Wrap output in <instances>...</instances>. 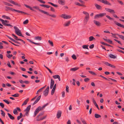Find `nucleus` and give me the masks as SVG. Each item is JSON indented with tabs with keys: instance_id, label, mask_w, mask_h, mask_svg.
Listing matches in <instances>:
<instances>
[{
	"instance_id": "obj_56",
	"label": "nucleus",
	"mask_w": 124,
	"mask_h": 124,
	"mask_svg": "<svg viewBox=\"0 0 124 124\" xmlns=\"http://www.w3.org/2000/svg\"><path fill=\"white\" fill-rule=\"evenodd\" d=\"M90 79L88 78H86L84 79V81L85 82H87L89 81Z\"/></svg>"
},
{
	"instance_id": "obj_4",
	"label": "nucleus",
	"mask_w": 124,
	"mask_h": 124,
	"mask_svg": "<svg viewBox=\"0 0 124 124\" xmlns=\"http://www.w3.org/2000/svg\"><path fill=\"white\" fill-rule=\"evenodd\" d=\"M60 17L63 18L65 19H68L71 18V16L68 15H67L63 14L60 16Z\"/></svg>"
},
{
	"instance_id": "obj_48",
	"label": "nucleus",
	"mask_w": 124,
	"mask_h": 124,
	"mask_svg": "<svg viewBox=\"0 0 124 124\" xmlns=\"http://www.w3.org/2000/svg\"><path fill=\"white\" fill-rule=\"evenodd\" d=\"M114 40L116 41V42H117L119 44H120L121 45H122V44L121 43V42L119 41V40H117L116 39H114Z\"/></svg>"
},
{
	"instance_id": "obj_63",
	"label": "nucleus",
	"mask_w": 124,
	"mask_h": 124,
	"mask_svg": "<svg viewBox=\"0 0 124 124\" xmlns=\"http://www.w3.org/2000/svg\"><path fill=\"white\" fill-rule=\"evenodd\" d=\"M100 76L102 78H103L104 79H105L106 80H108L106 78L104 77L103 76H102V75H100Z\"/></svg>"
},
{
	"instance_id": "obj_12",
	"label": "nucleus",
	"mask_w": 124,
	"mask_h": 124,
	"mask_svg": "<svg viewBox=\"0 0 124 124\" xmlns=\"http://www.w3.org/2000/svg\"><path fill=\"white\" fill-rule=\"evenodd\" d=\"M27 40L28 41H29L30 42H31V43L33 44H35L39 46V45H40V44H41V43H36L34 42L31 41V40L30 39H27Z\"/></svg>"
},
{
	"instance_id": "obj_10",
	"label": "nucleus",
	"mask_w": 124,
	"mask_h": 124,
	"mask_svg": "<svg viewBox=\"0 0 124 124\" xmlns=\"http://www.w3.org/2000/svg\"><path fill=\"white\" fill-rule=\"evenodd\" d=\"M105 9L106 11L109 12L110 13L114 14L115 13V12L114 11V10L112 9L108 8H105Z\"/></svg>"
},
{
	"instance_id": "obj_62",
	"label": "nucleus",
	"mask_w": 124,
	"mask_h": 124,
	"mask_svg": "<svg viewBox=\"0 0 124 124\" xmlns=\"http://www.w3.org/2000/svg\"><path fill=\"white\" fill-rule=\"evenodd\" d=\"M13 55L12 54H8V55H7V57L8 58H10L11 57H12V56Z\"/></svg>"
},
{
	"instance_id": "obj_47",
	"label": "nucleus",
	"mask_w": 124,
	"mask_h": 124,
	"mask_svg": "<svg viewBox=\"0 0 124 124\" xmlns=\"http://www.w3.org/2000/svg\"><path fill=\"white\" fill-rule=\"evenodd\" d=\"M29 21L28 19H27L23 22V24H27L28 23Z\"/></svg>"
},
{
	"instance_id": "obj_23",
	"label": "nucleus",
	"mask_w": 124,
	"mask_h": 124,
	"mask_svg": "<svg viewBox=\"0 0 124 124\" xmlns=\"http://www.w3.org/2000/svg\"><path fill=\"white\" fill-rule=\"evenodd\" d=\"M48 3L49 4H50L52 6H53L54 7L56 8H57L58 7V6L57 5L55 4H53V3H52L50 2H48Z\"/></svg>"
},
{
	"instance_id": "obj_39",
	"label": "nucleus",
	"mask_w": 124,
	"mask_h": 124,
	"mask_svg": "<svg viewBox=\"0 0 124 124\" xmlns=\"http://www.w3.org/2000/svg\"><path fill=\"white\" fill-rule=\"evenodd\" d=\"M66 90L67 93H69V87L68 85L66 86Z\"/></svg>"
},
{
	"instance_id": "obj_5",
	"label": "nucleus",
	"mask_w": 124,
	"mask_h": 124,
	"mask_svg": "<svg viewBox=\"0 0 124 124\" xmlns=\"http://www.w3.org/2000/svg\"><path fill=\"white\" fill-rule=\"evenodd\" d=\"M33 8H35L37 10H39V11H40V12H41L45 14H46L47 15H49V13L45 11H43L42 10H41L40 9H39V7L37 6H34L33 7Z\"/></svg>"
},
{
	"instance_id": "obj_29",
	"label": "nucleus",
	"mask_w": 124,
	"mask_h": 124,
	"mask_svg": "<svg viewBox=\"0 0 124 124\" xmlns=\"http://www.w3.org/2000/svg\"><path fill=\"white\" fill-rule=\"evenodd\" d=\"M109 56L110 58L113 59H115L116 57L115 55L111 54H110Z\"/></svg>"
},
{
	"instance_id": "obj_42",
	"label": "nucleus",
	"mask_w": 124,
	"mask_h": 124,
	"mask_svg": "<svg viewBox=\"0 0 124 124\" xmlns=\"http://www.w3.org/2000/svg\"><path fill=\"white\" fill-rule=\"evenodd\" d=\"M12 41H13L15 43H17V44H21L19 42L16 41V40H15L14 39H12Z\"/></svg>"
},
{
	"instance_id": "obj_33",
	"label": "nucleus",
	"mask_w": 124,
	"mask_h": 124,
	"mask_svg": "<svg viewBox=\"0 0 124 124\" xmlns=\"http://www.w3.org/2000/svg\"><path fill=\"white\" fill-rule=\"evenodd\" d=\"M48 42L52 46H54V44L52 41H51L50 40H49L48 41Z\"/></svg>"
},
{
	"instance_id": "obj_38",
	"label": "nucleus",
	"mask_w": 124,
	"mask_h": 124,
	"mask_svg": "<svg viewBox=\"0 0 124 124\" xmlns=\"http://www.w3.org/2000/svg\"><path fill=\"white\" fill-rule=\"evenodd\" d=\"M13 10L15 11L18 12V13H20L23 14V12L22 11H21L19 10H16L15 9H14Z\"/></svg>"
},
{
	"instance_id": "obj_45",
	"label": "nucleus",
	"mask_w": 124,
	"mask_h": 124,
	"mask_svg": "<svg viewBox=\"0 0 124 124\" xmlns=\"http://www.w3.org/2000/svg\"><path fill=\"white\" fill-rule=\"evenodd\" d=\"M13 113L14 114L16 115L18 113V112L17 110L16 109H15L13 110Z\"/></svg>"
},
{
	"instance_id": "obj_11",
	"label": "nucleus",
	"mask_w": 124,
	"mask_h": 124,
	"mask_svg": "<svg viewBox=\"0 0 124 124\" xmlns=\"http://www.w3.org/2000/svg\"><path fill=\"white\" fill-rule=\"evenodd\" d=\"M56 84H55L54 85L52 91H51V94L52 95H53L54 94V93L55 90V88H56Z\"/></svg>"
},
{
	"instance_id": "obj_6",
	"label": "nucleus",
	"mask_w": 124,
	"mask_h": 124,
	"mask_svg": "<svg viewBox=\"0 0 124 124\" xmlns=\"http://www.w3.org/2000/svg\"><path fill=\"white\" fill-rule=\"evenodd\" d=\"M98 1L101 2L105 4L108 5H111V4L109 2L106 0H97Z\"/></svg>"
},
{
	"instance_id": "obj_28",
	"label": "nucleus",
	"mask_w": 124,
	"mask_h": 124,
	"mask_svg": "<svg viewBox=\"0 0 124 124\" xmlns=\"http://www.w3.org/2000/svg\"><path fill=\"white\" fill-rule=\"evenodd\" d=\"M3 2L4 3V4L5 5H8L9 6H13V5L12 4L10 3H7V2L3 1Z\"/></svg>"
},
{
	"instance_id": "obj_55",
	"label": "nucleus",
	"mask_w": 124,
	"mask_h": 124,
	"mask_svg": "<svg viewBox=\"0 0 124 124\" xmlns=\"http://www.w3.org/2000/svg\"><path fill=\"white\" fill-rule=\"evenodd\" d=\"M44 66L49 71V72L50 73H52V72L50 70L49 68H48L47 67H46L45 66Z\"/></svg>"
},
{
	"instance_id": "obj_24",
	"label": "nucleus",
	"mask_w": 124,
	"mask_h": 124,
	"mask_svg": "<svg viewBox=\"0 0 124 124\" xmlns=\"http://www.w3.org/2000/svg\"><path fill=\"white\" fill-rule=\"evenodd\" d=\"M79 68L78 67H75L74 68H72L70 69V70L72 71H75L78 69Z\"/></svg>"
},
{
	"instance_id": "obj_64",
	"label": "nucleus",
	"mask_w": 124,
	"mask_h": 124,
	"mask_svg": "<svg viewBox=\"0 0 124 124\" xmlns=\"http://www.w3.org/2000/svg\"><path fill=\"white\" fill-rule=\"evenodd\" d=\"M104 64H105L107 66H110L111 64H110L108 62H105V63H104Z\"/></svg>"
},
{
	"instance_id": "obj_3",
	"label": "nucleus",
	"mask_w": 124,
	"mask_h": 124,
	"mask_svg": "<svg viewBox=\"0 0 124 124\" xmlns=\"http://www.w3.org/2000/svg\"><path fill=\"white\" fill-rule=\"evenodd\" d=\"M14 28L15 30V33L18 35L23 37V36L22 35L20 30L16 27L14 26Z\"/></svg>"
},
{
	"instance_id": "obj_8",
	"label": "nucleus",
	"mask_w": 124,
	"mask_h": 124,
	"mask_svg": "<svg viewBox=\"0 0 124 124\" xmlns=\"http://www.w3.org/2000/svg\"><path fill=\"white\" fill-rule=\"evenodd\" d=\"M114 23L116 25H117L118 26L124 28V25H123L121 24L116 21H114Z\"/></svg>"
},
{
	"instance_id": "obj_30",
	"label": "nucleus",
	"mask_w": 124,
	"mask_h": 124,
	"mask_svg": "<svg viewBox=\"0 0 124 124\" xmlns=\"http://www.w3.org/2000/svg\"><path fill=\"white\" fill-rule=\"evenodd\" d=\"M58 2L60 4L64 5V2L63 0H59Z\"/></svg>"
},
{
	"instance_id": "obj_35",
	"label": "nucleus",
	"mask_w": 124,
	"mask_h": 124,
	"mask_svg": "<svg viewBox=\"0 0 124 124\" xmlns=\"http://www.w3.org/2000/svg\"><path fill=\"white\" fill-rule=\"evenodd\" d=\"M88 45H83L82 47L84 49H89L88 48Z\"/></svg>"
},
{
	"instance_id": "obj_19",
	"label": "nucleus",
	"mask_w": 124,
	"mask_h": 124,
	"mask_svg": "<svg viewBox=\"0 0 124 124\" xmlns=\"http://www.w3.org/2000/svg\"><path fill=\"white\" fill-rule=\"evenodd\" d=\"M94 22L97 26H100V25L101 23L98 21L96 20H94Z\"/></svg>"
},
{
	"instance_id": "obj_59",
	"label": "nucleus",
	"mask_w": 124,
	"mask_h": 124,
	"mask_svg": "<svg viewBox=\"0 0 124 124\" xmlns=\"http://www.w3.org/2000/svg\"><path fill=\"white\" fill-rule=\"evenodd\" d=\"M49 15L50 16L54 18H56V16L54 15H49H49Z\"/></svg>"
},
{
	"instance_id": "obj_1",
	"label": "nucleus",
	"mask_w": 124,
	"mask_h": 124,
	"mask_svg": "<svg viewBox=\"0 0 124 124\" xmlns=\"http://www.w3.org/2000/svg\"><path fill=\"white\" fill-rule=\"evenodd\" d=\"M49 104V103H47L45 105H44L43 106H42V107H41V106H39L38 108H37L36 109L35 111L34 112V116L35 117L36 116L37 114L39 112V111L41 110L42 109H43L46 106H47Z\"/></svg>"
},
{
	"instance_id": "obj_13",
	"label": "nucleus",
	"mask_w": 124,
	"mask_h": 124,
	"mask_svg": "<svg viewBox=\"0 0 124 124\" xmlns=\"http://www.w3.org/2000/svg\"><path fill=\"white\" fill-rule=\"evenodd\" d=\"M46 117V116H44L42 118H41V117L40 116H39L38 117H37V121H39L40 120H41L43 119H45Z\"/></svg>"
},
{
	"instance_id": "obj_9",
	"label": "nucleus",
	"mask_w": 124,
	"mask_h": 124,
	"mask_svg": "<svg viewBox=\"0 0 124 124\" xmlns=\"http://www.w3.org/2000/svg\"><path fill=\"white\" fill-rule=\"evenodd\" d=\"M62 114V112L60 110H58L57 113L56 117L57 118L59 119L61 117Z\"/></svg>"
},
{
	"instance_id": "obj_16",
	"label": "nucleus",
	"mask_w": 124,
	"mask_h": 124,
	"mask_svg": "<svg viewBox=\"0 0 124 124\" xmlns=\"http://www.w3.org/2000/svg\"><path fill=\"white\" fill-rule=\"evenodd\" d=\"M5 8H6V10L7 11H8V10H11L12 11H14L13 10L14 9H13L12 8H11L9 7L5 6Z\"/></svg>"
},
{
	"instance_id": "obj_46",
	"label": "nucleus",
	"mask_w": 124,
	"mask_h": 124,
	"mask_svg": "<svg viewBox=\"0 0 124 124\" xmlns=\"http://www.w3.org/2000/svg\"><path fill=\"white\" fill-rule=\"evenodd\" d=\"M51 81L50 85H54V80H53L52 79H51Z\"/></svg>"
},
{
	"instance_id": "obj_14",
	"label": "nucleus",
	"mask_w": 124,
	"mask_h": 124,
	"mask_svg": "<svg viewBox=\"0 0 124 124\" xmlns=\"http://www.w3.org/2000/svg\"><path fill=\"white\" fill-rule=\"evenodd\" d=\"M53 78L54 79L58 78L59 80V81H61V79L60 76L58 75H56L54 76H53Z\"/></svg>"
},
{
	"instance_id": "obj_52",
	"label": "nucleus",
	"mask_w": 124,
	"mask_h": 124,
	"mask_svg": "<svg viewBox=\"0 0 124 124\" xmlns=\"http://www.w3.org/2000/svg\"><path fill=\"white\" fill-rule=\"evenodd\" d=\"M44 113V112H43L40 113L37 116V117H38L39 116L41 117V116Z\"/></svg>"
},
{
	"instance_id": "obj_20",
	"label": "nucleus",
	"mask_w": 124,
	"mask_h": 124,
	"mask_svg": "<svg viewBox=\"0 0 124 124\" xmlns=\"http://www.w3.org/2000/svg\"><path fill=\"white\" fill-rule=\"evenodd\" d=\"M8 116L11 119L13 120H14L15 119V117L9 113H8Z\"/></svg>"
},
{
	"instance_id": "obj_51",
	"label": "nucleus",
	"mask_w": 124,
	"mask_h": 124,
	"mask_svg": "<svg viewBox=\"0 0 124 124\" xmlns=\"http://www.w3.org/2000/svg\"><path fill=\"white\" fill-rule=\"evenodd\" d=\"M108 42L109 44H113L112 41L111 40L108 39Z\"/></svg>"
},
{
	"instance_id": "obj_26",
	"label": "nucleus",
	"mask_w": 124,
	"mask_h": 124,
	"mask_svg": "<svg viewBox=\"0 0 124 124\" xmlns=\"http://www.w3.org/2000/svg\"><path fill=\"white\" fill-rule=\"evenodd\" d=\"M2 24L5 26H10L13 27V26L11 25L8 23H5L4 22H2Z\"/></svg>"
},
{
	"instance_id": "obj_43",
	"label": "nucleus",
	"mask_w": 124,
	"mask_h": 124,
	"mask_svg": "<svg viewBox=\"0 0 124 124\" xmlns=\"http://www.w3.org/2000/svg\"><path fill=\"white\" fill-rule=\"evenodd\" d=\"M72 57L74 60H76L77 59V57L74 54H73L72 56Z\"/></svg>"
},
{
	"instance_id": "obj_41",
	"label": "nucleus",
	"mask_w": 124,
	"mask_h": 124,
	"mask_svg": "<svg viewBox=\"0 0 124 124\" xmlns=\"http://www.w3.org/2000/svg\"><path fill=\"white\" fill-rule=\"evenodd\" d=\"M106 15V13H101L100 14V17H102L103 16L105 15Z\"/></svg>"
},
{
	"instance_id": "obj_50",
	"label": "nucleus",
	"mask_w": 124,
	"mask_h": 124,
	"mask_svg": "<svg viewBox=\"0 0 124 124\" xmlns=\"http://www.w3.org/2000/svg\"><path fill=\"white\" fill-rule=\"evenodd\" d=\"M117 1L118 3H119L121 5H124V3L122 1H120L119 0H117Z\"/></svg>"
},
{
	"instance_id": "obj_7",
	"label": "nucleus",
	"mask_w": 124,
	"mask_h": 124,
	"mask_svg": "<svg viewBox=\"0 0 124 124\" xmlns=\"http://www.w3.org/2000/svg\"><path fill=\"white\" fill-rule=\"evenodd\" d=\"M49 86H48L46 89L44 91L43 94L45 96H46L48 95L49 92Z\"/></svg>"
},
{
	"instance_id": "obj_54",
	"label": "nucleus",
	"mask_w": 124,
	"mask_h": 124,
	"mask_svg": "<svg viewBox=\"0 0 124 124\" xmlns=\"http://www.w3.org/2000/svg\"><path fill=\"white\" fill-rule=\"evenodd\" d=\"M0 106L2 108H3L4 107V105L1 102L0 103Z\"/></svg>"
},
{
	"instance_id": "obj_53",
	"label": "nucleus",
	"mask_w": 124,
	"mask_h": 124,
	"mask_svg": "<svg viewBox=\"0 0 124 124\" xmlns=\"http://www.w3.org/2000/svg\"><path fill=\"white\" fill-rule=\"evenodd\" d=\"M3 101L5 102L6 103H7L8 104H9L10 103V102H9L8 101V100H3Z\"/></svg>"
},
{
	"instance_id": "obj_37",
	"label": "nucleus",
	"mask_w": 124,
	"mask_h": 124,
	"mask_svg": "<svg viewBox=\"0 0 124 124\" xmlns=\"http://www.w3.org/2000/svg\"><path fill=\"white\" fill-rule=\"evenodd\" d=\"M0 111L1 112V114L3 116L5 117V113L2 110H0Z\"/></svg>"
},
{
	"instance_id": "obj_36",
	"label": "nucleus",
	"mask_w": 124,
	"mask_h": 124,
	"mask_svg": "<svg viewBox=\"0 0 124 124\" xmlns=\"http://www.w3.org/2000/svg\"><path fill=\"white\" fill-rule=\"evenodd\" d=\"M95 117L96 118H98L101 117V116L97 114H95L94 115Z\"/></svg>"
},
{
	"instance_id": "obj_21",
	"label": "nucleus",
	"mask_w": 124,
	"mask_h": 124,
	"mask_svg": "<svg viewBox=\"0 0 124 124\" xmlns=\"http://www.w3.org/2000/svg\"><path fill=\"white\" fill-rule=\"evenodd\" d=\"M89 41H92L93 40H95V39L93 37V36H91L89 37Z\"/></svg>"
},
{
	"instance_id": "obj_27",
	"label": "nucleus",
	"mask_w": 124,
	"mask_h": 124,
	"mask_svg": "<svg viewBox=\"0 0 124 124\" xmlns=\"http://www.w3.org/2000/svg\"><path fill=\"white\" fill-rule=\"evenodd\" d=\"M31 107V105H29L27 106L26 109L24 110V111H27L29 112Z\"/></svg>"
},
{
	"instance_id": "obj_49",
	"label": "nucleus",
	"mask_w": 124,
	"mask_h": 124,
	"mask_svg": "<svg viewBox=\"0 0 124 124\" xmlns=\"http://www.w3.org/2000/svg\"><path fill=\"white\" fill-rule=\"evenodd\" d=\"M100 17L99 14L97 15L94 16V19H96L97 18Z\"/></svg>"
},
{
	"instance_id": "obj_32",
	"label": "nucleus",
	"mask_w": 124,
	"mask_h": 124,
	"mask_svg": "<svg viewBox=\"0 0 124 124\" xmlns=\"http://www.w3.org/2000/svg\"><path fill=\"white\" fill-rule=\"evenodd\" d=\"M80 119L81 120V121L83 124H87L85 121L82 118H81Z\"/></svg>"
},
{
	"instance_id": "obj_31",
	"label": "nucleus",
	"mask_w": 124,
	"mask_h": 124,
	"mask_svg": "<svg viewBox=\"0 0 124 124\" xmlns=\"http://www.w3.org/2000/svg\"><path fill=\"white\" fill-rule=\"evenodd\" d=\"M24 5L27 8H29L32 11H34V10L32 9V8L30 6L26 4H24Z\"/></svg>"
},
{
	"instance_id": "obj_58",
	"label": "nucleus",
	"mask_w": 124,
	"mask_h": 124,
	"mask_svg": "<svg viewBox=\"0 0 124 124\" xmlns=\"http://www.w3.org/2000/svg\"><path fill=\"white\" fill-rule=\"evenodd\" d=\"M14 97H18L19 96V95L18 93H16L15 94H14Z\"/></svg>"
},
{
	"instance_id": "obj_15",
	"label": "nucleus",
	"mask_w": 124,
	"mask_h": 124,
	"mask_svg": "<svg viewBox=\"0 0 124 124\" xmlns=\"http://www.w3.org/2000/svg\"><path fill=\"white\" fill-rule=\"evenodd\" d=\"M70 23V21H68L67 22L63 24V26L65 27L68 26H69Z\"/></svg>"
},
{
	"instance_id": "obj_34",
	"label": "nucleus",
	"mask_w": 124,
	"mask_h": 124,
	"mask_svg": "<svg viewBox=\"0 0 124 124\" xmlns=\"http://www.w3.org/2000/svg\"><path fill=\"white\" fill-rule=\"evenodd\" d=\"M2 17L6 18L7 19L10 20V18L8 16H6L5 15H3L2 16Z\"/></svg>"
},
{
	"instance_id": "obj_17",
	"label": "nucleus",
	"mask_w": 124,
	"mask_h": 124,
	"mask_svg": "<svg viewBox=\"0 0 124 124\" xmlns=\"http://www.w3.org/2000/svg\"><path fill=\"white\" fill-rule=\"evenodd\" d=\"M94 5L96 8L98 9H101V7L100 5L96 3Z\"/></svg>"
},
{
	"instance_id": "obj_60",
	"label": "nucleus",
	"mask_w": 124,
	"mask_h": 124,
	"mask_svg": "<svg viewBox=\"0 0 124 124\" xmlns=\"http://www.w3.org/2000/svg\"><path fill=\"white\" fill-rule=\"evenodd\" d=\"M94 45L93 44L89 46V48L90 49H92L94 47Z\"/></svg>"
},
{
	"instance_id": "obj_25",
	"label": "nucleus",
	"mask_w": 124,
	"mask_h": 124,
	"mask_svg": "<svg viewBox=\"0 0 124 124\" xmlns=\"http://www.w3.org/2000/svg\"><path fill=\"white\" fill-rule=\"evenodd\" d=\"M23 115L22 113H20V116H18L17 117V119L18 120H19L23 116Z\"/></svg>"
},
{
	"instance_id": "obj_57",
	"label": "nucleus",
	"mask_w": 124,
	"mask_h": 124,
	"mask_svg": "<svg viewBox=\"0 0 124 124\" xmlns=\"http://www.w3.org/2000/svg\"><path fill=\"white\" fill-rule=\"evenodd\" d=\"M106 16L110 20H113V18L110 17L108 15Z\"/></svg>"
},
{
	"instance_id": "obj_40",
	"label": "nucleus",
	"mask_w": 124,
	"mask_h": 124,
	"mask_svg": "<svg viewBox=\"0 0 124 124\" xmlns=\"http://www.w3.org/2000/svg\"><path fill=\"white\" fill-rule=\"evenodd\" d=\"M46 85H45V86L43 87L40 88L39 90L38 91V92H39V93L40 92L42 91V90L44 88H45Z\"/></svg>"
},
{
	"instance_id": "obj_18",
	"label": "nucleus",
	"mask_w": 124,
	"mask_h": 124,
	"mask_svg": "<svg viewBox=\"0 0 124 124\" xmlns=\"http://www.w3.org/2000/svg\"><path fill=\"white\" fill-rule=\"evenodd\" d=\"M29 100V98H27L24 101V102L23 103L22 105V106H23V105H26L27 104L28 102V101Z\"/></svg>"
},
{
	"instance_id": "obj_2",
	"label": "nucleus",
	"mask_w": 124,
	"mask_h": 124,
	"mask_svg": "<svg viewBox=\"0 0 124 124\" xmlns=\"http://www.w3.org/2000/svg\"><path fill=\"white\" fill-rule=\"evenodd\" d=\"M83 13L85 15V18L84 19V23L85 24H86L89 19V15L88 13L85 11L83 12Z\"/></svg>"
},
{
	"instance_id": "obj_44",
	"label": "nucleus",
	"mask_w": 124,
	"mask_h": 124,
	"mask_svg": "<svg viewBox=\"0 0 124 124\" xmlns=\"http://www.w3.org/2000/svg\"><path fill=\"white\" fill-rule=\"evenodd\" d=\"M88 72L89 73H91V74L92 75H96V74L95 73H94V72H93V71H88Z\"/></svg>"
},
{
	"instance_id": "obj_61",
	"label": "nucleus",
	"mask_w": 124,
	"mask_h": 124,
	"mask_svg": "<svg viewBox=\"0 0 124 124\" xmlns=\"http://www.w3.org/2000/svg\"><path fill=\"white\" fill-rule=\"evenodd\" d=\"M94 104V105H95V106L97 108V109L99 110L100 109L99 108V107H98V106L97 104L96 103V102Z\"/></svg>"
},
{
	"instance_id": "obj_22",
	"label": "nucleus",
	"mask_w": 124,
	"mask_h": 124,
	"mask_svg": "<svg viewBox=\"0 0 124 124\" xmlns=\"http://www.w3.org/2000/svg\"><path fill=\"white\" fill-rule=\"evenodd\" d=\"M35 39L36 40H39L40 41L42 39V38L41 37L39 36H37L35 37Z\"/></svg>"
}]
</instances>
